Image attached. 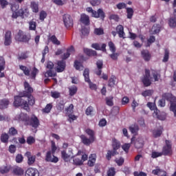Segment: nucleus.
I'll return each instance as SVG.
<instances>
[{"label": "nucleus", "mask_w": 176, "mask_h": 176, "mask_svg": "<svg viewBox=\"0 0 176 176\" xmlns=\"http://www.w3.org/2000/svg\"><path fill=\"white\" fill-rule=\"evenodd\" d=\"M15 41L27 43V42L30 41V38H28L27 34H24V32H23L22 30H19L17 34L15 36Z\"/></svg>", "instance_id": "f8f14e48"}, {"label": "nucleus", "mask_w": 176, "mask_h": 176, "mask_svg": "<svg viewBox=\"0 0 176 176\" xmlns=\"http://www.w3.org/2000/svg\"><path fill=\"white\" fill-rule=\"evenodd\" d=\"M105 101H106L107 105H108L109 107H113V97L112 96L110 98L107 97L105 98Z\"/></svg>", "instance_id": "6e6d98bb"}, {"label": "nucleus", "mask_w": 176, "mask_h": 176, "mask_svg": "<svg viewBox=\"0 0 176 176\" xmlns=\"http://www.w3.org/2000/svg\"><path fill=\"white\" fill-rule=\"evenodd\" d=\"M126 14L127 19H133V16L134 15V10L131 8H126Z\"/></svg>", "instance_id": "de8ad7c7"}, {"label": "nucleus", "mask_w": 176, "mask_h": 176, "mask_svg": "<svg viewBox=\"0 0 176 176\" xmlns=\"http://www.w3.org/2000/svg\"><path fill=\"white\" fill-rule=\"evenodd\" d=\"M170 110L173 112L174 116H176V103L173 102L170 103Z\"/></svg>", "instance_id": "338daca9"}, {"label": "nucleus", "mask_w": 176, "mask_h": 176, "mask_svg": "<svg viewBox=\"0 0 176 176\" xmlns=\"http://www.w3.org/2000/svg\"><path fill=\"white\" fill-rule=\"evenodd\" d=\"M169 57H170V52L168 51V50H165L164 56L162 61L164 63H167V61H168Z\"/></svg>", "instance_id": "e2e57ef3"}, {"label": "nucleus", "mask_w": 176, "mask_h": 176, "mask_svg": "<svg viewBox=\"0 0 176 176\" xmlns=\"http://www.w3.org/2000/svg\"><path fill=\"white\" fill-rule=\"evenodd\" d=\"M152 94H153V90L152 89H147L142 93V96H143V97H151Z\"/></svg>", "instance_id": "603ef678"}, {"label": "nucleus", "mask_w": 176, "mask_h": 176, "mask_svg": "<svg viewBox=\"0 0 176 176\" xmlns=\"http://www.w3.org/2000/svg\"><path fill=\"white\" fill-rule=\"evenodd\" d=\"M19 119L23 122L25 126H31L33 129H38L41 126L39 119L35 115L30 117L27 113H21Z\"/></svg>", "instance_id": "f257e3e1"}, {"label": "nucleus", "mask_w": 176, "mask_h": 176, "mask_svg": "<svg viewBox=\"0 0 176 176\" xmlns=\"http://www.w3.org/2000/svg\"><path fill=\"white\" fill-rule=\"evenodd\" d=\"M52 108H53V103L47 104L45 107L43 109L42 112L43 113H50V111H52Z\"/></svg>", "instance_id": "e433bc0d"}, {"label": "nucleus", "mask_w": 176, "mask_h": 176, "mask_svg": "<svg viewBox=\"0 0 176 176\" xmlns=\"http://www.w3.org/2000/svg\"><path fill=\"white\" fill-rule=\"evenodd\" d=\"M84 53L87 54V56H97V52L93 50H90L89 48H84Z\"/></svg>", "instance_id": "58836bf2"}, {"label": "nucleus", "mask_w": 176, "mask_h": 176, "mask_svg": "<svg viewBox=\"0 0 176 176\" xmlns=\"http://www.w3.org/2000/svg\"><path fill=\"white\" fill-rule=\"evenodd\" d=\"M91 47H93V49H95V50H101L102 52H107V44L105 43L102 44L101 47H100L99 43H93L91 45Z\"/></svg>", "instance_id": "4be33fe9"}, {"label": "nucleus", "mask_w": 176, "mask_h": 176, "mask_svg": "<svg viewBox=\"0 0 176 176\" xmlns=\"http://www.w3.org/2000/svg\"><path fill=\"white\" fill-rule=\"evenodd\" d=\"M168 24H169V26L171 28H175V27H176V19H175V18L169 19Z\"/></svg>", "instance_id": "13d9d810"}, {"label": "nucleus", "mask_w": 176, "mask_h": 176, "mask_svg": "<svg viewBox=\"0 0 176 176\" xmlns=\"http://www.w3.org/2000/svg\"><path fill=\"white\" fill-rule=\"evenodd\" d=\"M14 175H24V169L20 166H15L12 170Z\"/></svg>", "instance_id": "393cba45"}, {"label": "nucleus", "mask_w": 176, "mask_h": 176, "mask_svg": "<svg viewBox=\"0 0 176 176\" xmlns=\"http://www.w3.org/2000/svg\"><path fill=\"white\" fill-rule=\"evenodd\" d=\"M25 176H39V171L36 168H29L25 171Z\"/></svg>", "instance_id": "6ab92c4d"}, {"label": "nucleus", "mask_w": 176, "mask_h": 176, "mask_svg": "<svg viewBox=\"0 0 176 176\" xmlns=\"http://www.w3.org/2000/svg\"><path fill=\"white\" fill-rule=\"evenodd\" d=\"M28 98V107H30V105L31 107H32V105L35 104V98H34V96L32 95H29L28 96H25Z\"/></svg>", "instance_id": "c9c22d12"}, {"label": "nucleus", "mask_w": 176, "mask_h": 176, "mask_svg": "<svg viewBox=\"0 0 176 176\" xmlns=\"http://www.w3.org/2000/svg\"><path fill=\"white\" fill-rule=\"evenodd\" d=\"M75 52V49L74 48V46H71L70 47L67 49V52L63 54L61 56L62 60H59L57 62V67L56 69V72H63V71L65 69L66 63L64 60H67L71 56V54L72 52Z\"/></svg>", "instance_id": "f03ea898"}, {"label": "nucleus", "mask_w": 176, "mask_h": 176, "mask_svg": "<svg viewBox=\"0 0 176 176\" xmlns=\"http://www.w3.org/2000/svg\"><path fill=\"white\" fill-rule=\"evenodd\" d=\"M52 155H53V158L52 157ZM45 160V162H49L50 163H57V162H58V157L54 156L52 151H48L46 153Z\"/></svg>", "instance_id": "2eb2a0df"}, {"label": "nucleus", "mask_w": 176, "mask_h": 176, "mask_svg": "<svg viewBox=\"0 0 176 176\" xmlns=\"http://www.w3.org/2000/svg\"><path fill=\"white\" fill-rule=\"evenodd\" d=\"M4 45L5 46H10L12 45V32L8 30L4 36Z\"/></svg>", "instance_id": "dca6fc26"}, {"label": "nucleus", "mask_w": 176, "mask_h": 176, "mask_svg": "<svg viewBox=\"0 0 176 176\" xmlns=\"http://www.w3.org/2000/svg\"><path fill=\"white\" fill-rule=\"evenodd\" d=\"M63 20L67 30H71L74 27V19H72L71 15L65 14L63 16Z\"/></svg>", "instance_id": "6e6552de"}, {"label": "nucleus", "mask_w": 176, "mask_h": 176, "mask_svg": "<svg viewBox=\"0 0 176 176\" xmlns=\"http://www.w3.org/2000/svg\"><path fill=\"white\" fill-rule=\"evenodd\" d=\"M162 98L164 100H166V101H169L171 103L176 102V98L173 96L172 94L170 93H164L162 94Z\"/></svg>", "instance_id": "aec40b11"}, {"label": "nucleus", "mask_w": 176, "mask_h": 176, "mask_svg": "<svg viewBox=\"0 0 176 176\" xmlns=\"http://www.w3.org/2000/svg\"><path fill=\"white\" fill-rule=\"evenodd\" d=\"M19 68L21 71H23L24 75H25V76H30V69H28V67L24 66V65H19Z\"/></svg>", "instance_id": "79ce46f5"}, {"label": "nucleus", "mask_w": 176, "mask_h": 176, "mask_svg": "<svg viewBox=\"0 0 176 176\" xmlns=\"http://www.w3.org/2000/svg\"><path fill=\"white\" fill-rule=\"evenodd\" d=\"M83 76L85 78V81L89 84V89H91V90H97V85L91 82V80H90V70H89V69H85L84 70Z\"/></svg>", "instance_id": "0eeeda50"}, {"label": "nucleus", "mask_w": 176, "mask_h": 176, "mask_svg": "<svg viewBox=\"0 0 176 176\" xmlns=\"http://www.w3.org/2000/svg\"><path fill=\"white\" fill-rule=\"evenodd\" d=\"M87 164L89 167L94 166V164H96V155H91V156L89 158Z\"/></svg>", "instance_id": "2f4dec72"}, {"label": "nucleus", "mask_w": 176, "mask_h": 176, "mask_svg": "<svg viewBox=\"0 0 176 176\" xmlns=\"http://www.w3.org/2000/svg\"><path fill=\"white\" fill-rule=\"evenodd\" d=\"M163 133V131L160 129L153 130V135L155 138H157V137H160Z\"/></svg>", "instance_id": "4d7b16f0"}, {"label": "nucleus", "mask_w": 176, "mask_h": 176, "mask_svg": "<svg viewBox=\"0 0 176 176\" xmlns=\"http://www.w3.org/2000/svg\"><path fill=\"white\" fill-rule=\"evenodd\" d=\"M156 41V37L155 36H151L147 40V44L146 45V47H149L152 43H154Z\"/></svg>", "instance_id": "8fccbe9b"}, {"label": "nucleus", "mask_w": 176, "mask_h": 176, "mask_svg": "<svg viewBox=\"0 0 176 176\" xmlns=\"http://www.w3.org/2000/svg\"><path fill=\"white\" fill-rule=\"evenodd\" d=\"M73 164H74V166H82V164H83V161L80 160V158L75 157L73 159Z\"/></svg>", "instance_id": "09e8293b"}, {"label": "nucleus", "mask_w": 176, "mask_h": 176, "mask_svg": "<svg viewBox=\"0 0 176 176\" xmlns=\"http://www.w3.org/2000/svg\"><path fill=\"white\" fill-rule=\"evenodd\" d=\"M23 94H21V96H15L14 97V102L13 105L14 107H16V108H19V107H21L23 109H25V111H30V106H28V102L27 100L23 99Z\"/></svg>", "instance_id": "20e7f679"}, {"label": "nucleus", "mask_w": 176, "mask_h": 176, "mask_svg": "<svg viewBox=\"0 0 176 176\" xmlns=\"http://www.w3.org/2000/svg\"><path fill=\"white\" fill-rule=\"evenodd\" d=\"M153 78H154V82H159V79H160V74L157 73V72L154 71L152 73Z\"/></svg>", "instance_id": "052dcab7"}, {"label": "nucleus", "mask_w": 176, "mask_h": 176, "mask_svg": "<svg viewBox=\"0 0 176 176\" xmlns=\"http://www.w3.org/2000/svg\"><path fill=\"white\" fill-rule=\"evenodd\" d=\"M80 21L84 24V25H90V17L86 14H82L80 15Z\"/></svg>", "instance_id": "412c9836"}, {"label": "nucleus", "mask_w": 176, "mask_h": 176, "mask_svg": "<svg viewBox=\"0 0 176 176\" xmlns=\"http://www.w3.org/2000/svg\"><path fill=\"white\" fill-rule=\"evenodd\" d=\"M25 156L28 159V166H34V164L35 163V162L36 160V155H32L31 152L27 151L25 153Z\"/></svg>", "instance_id": "4468645a"}, {"label": "nucleus", "mask_w": 176, "mask_h": 176, "mask_svg": "<svg viewBox=\"0 0 176 176\" xmlns=\"http://www.w3.org/2000/svg\"><path fill=\"white\" fill-rule=\"evenodd\" d=\"M94 113V108L92 106H89L85 110V115L87 116H91Z\"/></svg>", "instance_id": "a18cd8bd"}, {"label": "nucleus", "mask_w": 176, "mask_h": 176, "mask_svg": "<svg viewBox=\"0 0 176 176\" xmlns=\"http://www.w3.org/2000/svg\"><path fill=\"white\" fill-rule=\"evenodd\" d=\"M162 29V26L160 24H154L151 28V32L154 35L156 34H159L160 32V30Z\"/></svg>", "instance_id": "c756f323"}, {"label": "nucleus", "mask_w": 176, "mask_h": 176, "mask_svg": "<svg viewBox=\"0 0 176 176\" xmlns=\"http://www.w3.org/2000/svg\"><path fill=\"white\" fill-rule=\"evenodd\" d=\"M56 151H57V146H56V142L54 141H51V152L52 155L56 153Z\"/></svg>", "instance_id": "680f3d73"}, {"label": "nucleus", "mask_w": 176, "mask_h": 176, "mask_svg": "<svg viewBox=\"0 0 176 176\" xmlns=\"http://www.w3.org/2000/svg\"><path fill=\"white\" fill-rule=\"evenodd\" d=\"M116 175V168L115 167H111L108 169L107 176H115Z\"/></svg>", "instance_id": "49530a36"}, {"label": "nucleus", "mask_w": 176, "mask_h": 176, "mask_svg": "<svg viewBox=\"0 0 176 176\" xmlns=\"http://www.w3.org/2000/svg\"><path fill=\"white\" fill-rule=\"evenodd\" d=\"M29 30L30 31H36V22L34 19L29 23Z\"/></svg>", "instance_id": "c03bdc74"}, {"label": "nucleus", "mask_w": 176, "mask_h": 176, "mask_svg": "<svg viewBox=\"0 0 176 176\" xmlns=\"http://www.w3.org/2000/svg\"><path fill=\"white\" fill-rule=\"evenodd\" d=\"M70 157H71V155H68V153H67V151L63 150L61 151V158L65 162H68L69 160Z\"/></svg>", "instance_id": "ea45409f"}, {"label": "nucleus", "mask_w": 176, "mask_h": 176, "mask_svg": "<svg viewBox=\"0 0 176 176\" xmlns=\"http://www.w3.org/2000/svg\"><path fill=\"white\" fill-rule=\"evenodd\" d=\"M36 140L35 138L33 136H29L26 139V142L28 145H32L35 142Z\"/></svg>", "instance_id": "bf43d9fd"}, {"label": "nucleus", "mask_w": 176, "mask_h": 176, "mask_svg": "<svg viewBox=\"0 0 176 176\" xmlns=\"http://www.w3.org/2000/svg\"><path fill=\"white\" fill-rule=\"evenodd\" d=\"M67 117H68L67 120L68 122H69V123H72V122L78 119V116H75L74 113L68 114Z\"/></svg>", "instance_id": "5fc2aeb1"}, {"label": "nucleus", "mask_w": 176, "mask_h": 176, "mask_svg": "<svg viewBox=\"0 0 176 176\" xmlns=\"http://www.w3.org/2000/svg\"><path fill=\"white\" fill-rule=\"evenodd\" d=\"M17 134H19V131H17L16 129V128H14V126L10 127L8 130V135L10 137H16V135H17Z\"/></svg>", "instance_id": "f704fd0d"}, {"label": "nucleus", "mask_w": 176, "mask_h": 176, "mask_svg": "<svg viewBox=\"0 0 176 176\" xmlns=\"http://www.w3.org/2000/svg\"><path fill=\"white\" fill-rule=\"evenodd\" d=\"M19 17H22V19H24V16L25 17H28L30 16V11L28 10V8H25L23 10V8L19 10Z\"/></svg>", "instance_id": "a878e982"}, {"label": "nucleus", "mask_w": 176, "mask_h": 176, "mask_svg": "<svg viewBox=\"0 0 176 176\" xmlns=\"http://www.w3.org/2000/svg\"><path fill=\"white\" fill-rule=\"evenodd\" d=\"M39 72V70L36 69V67H34L33 70L31 72V78L32 79H35L36 78V75Z\"/></svg>", "instance_id": "69168bd1"}, {"label": "nucleus", "mask_w": 176, "mask_h": 176, "mask_svg": "<svg viewBox=\"0 0 176 176\" xmlns=\"http://www.w3.org/2000/svg\"><path fill=\"white\" fill-rule=\"evenodd\" d=\"M24 91L22 92V97H27L28 96H32L34 93V89L31 87V85L28 82L25 81L23 83Z\"/></svg>", "instance_id": "9b49d317"}, {"label": "nucleus", "mask_w": 176, "mask_h": 176, "mask_svg": "<svg viewBox=\"0 0 176 176\" xmlns=\"http://www.w3.org/2000/svg\"><path fill=\"white\" fill-rule=\"evenodd\" d=\"M115 85H116V76H111L109 80L108 86L109 87H114Z\"/></svg>", "instance_id": "4c0bfd02"}, {"label": "nucleus", "mask_w": 176, "mask_h": 176, "mask_svg": "<svg viewBox=\"0 0 176 176\" xmlns=\"http://www.w3.org/2000/svg\"><path fill=\"white\" fill-rule=\"evenodd\" d=\"M151 70L148 69H145V74L142 78V82L145 87H149L152 85V81H151Z\"/></svg>", "instance_id": "9d476101"}, {"label": "nucleus", "mask_w": 176, "mask_h": 176, "mask_svg": "<svg viewBox=\"0 0 176 176\" xmlns=\"http://www.w3.org/2000/svg\"><path fill=\"white\" fill-rule=\"evenodd\" d=\"M129 131L132 134H137L138 131H140V126L138 124H133L129 126Z\"/></svg>", "instance_id": "cd10ccee"}, {"label": "nucleus", "mask_w": 176, "mask_h": 176, "mask_svg": "<svg viewBox=\"0 0 176 176\" xmlns=\"http://www.w3.org/2000/svg\"><path fill=\"white\" fill-rule=\"evenodd\" d=\"M12 169V166L10 165H3L0 167V173L1 174H8L9 171Z\"/></svg>", "instance_id": "bb28decb"}, {"label": "nucleus", "mask_w": 176, "mask_h": 176, "mask_svg": "<svg viewBox=\"0 0 176 176\" xmlns=\"http://www.w3.org/2000/svg\"><path fill=\"white\" fill-rule=\"evenodd\" d=\"M109 50L111 51V53H116V47L115 46V43L112 41H109L108 43Z\"/></svg>", "instance_id": "864d4df0"}, {"label": "nucleus", "mask_w": 176, "mask_h": 176, "mask_svg": "<svg viewBox=\"0 0 176 176\" xmlns=\"http://www.w3.org/2000/svg\"><path fill=\"white\" fill-rule=\"evenodd\" d=\"M94 34L96 35H104V29H102L101 28H95Z\"/></svg>", "instance_id": "0e129e2a"}, {"label": "nucleus", "mask_w": 176, "mask_h": 176, "mask_svg": "<svg viewBox=\"0 0 176 176\" xmlns=\"http://www.w3.org/2000/svg\"><path fill=\"white\" fill-rule=\"evenodd\" d=\"M142 57L144 60V61H150L152 57L151 53L148 51V50H143L142 51Z\"/></svg>", "instance_id": "5701e85b"}, {"label": "nucleus", "mask_w": 176, "mask_h": 176, "mask_svg": "<svg viewBox=\"0 0 176 176\" xmlns=\"http://www.w3.org/2000/svg\"><path fill=\"white\" fill-rule=\"evenodd\" d=\"M10 102L8 98H3L0 100V109H6L9 107Z\"/></svg>", "instance_id": "b1692460"}, {"label": "nucleus", "mask_w": 176, "mask_h": 176, "mask_svg": "<svg viewBox=\"0 0 176 176\" xmlns=\"http://www.w3.org/2000/svg\"><path fill=\"white\" fill-rule=\"evenodd\" d=\"M131 142L134 144L136 149H141L144 146V139L142 138H138L135 140V137H133L131 139Z\"/></svg>", "instance_id": "ddd939ff"}, {"label": "nucleus", "mask_w": 176, "mask_h": 176, "mask_svg": "<svg viewBox=\"0 0 176 176\" xmlns=\"http://www.w3.org/2000/svg\"><path fill=\"white\" fill-rule=\"evenodd\" d=\"M30 8L34 13H38L39 12V5L35 1L30 3Z\"/></svg>", "instance_id": "c85d7f7f"}, {"label": "nucleus", "mask_w": 176, "mask_h": 176, "mask_svg": "<svg viewBox=\"0 0 176 176\" xmlns=\"http://www.w3.org/2000/svg\"><path fill=\"white\" fill-rule=\"evenodd\" d=\"M112 147H113V151L117 152L118 149L120 148V142H119V141H118V140L115 138L113 139Z\"/></svg>", "instance_id": "473e14b6"}, {"label": "nucleus", "mask_w": 176, "mask_h": 176, "mask_svg": "<svg viewBox=\"0 0 176 176\" xmlns=\"http://www.w3.org/2000/svg\"><path fill=\"white\" fill-rule=\"evenodd\" d=\"M15 160L16 163H23V160H24V157H23V155L21 154H18L16 156Z\"/></svg>", "instance_id": "774afa93"}, {"label": "nucleus", "mask_w": 176, "mask_h": 176, "mask_svg": "<svg viewBox=\"0 0 176 176\" xmlns=\"http://www.w3.org/2000/svg\"><path fill=\"white\" fill-rule=\"evenodd\" d=\"M69 96H71V97H72L73 96H75V94H76V93H78V87H76V86H75V85L69 87Z\"/></svg>", "instance_id": "37998d69"}, {"label": "nucleus", "mask_w": 176, "mask_h": 176, "mask_svg": "<svg viewBox=\"0 0 176 176\" xmlns=\"http://www.w3.org/2000/svg\"><path fill=\"white\" fill-rule=\"evenodd\" d=\"M9 133H3L0 138L1 142L3 144H8L9 142Z\"/></svg>", "instance_id": "7c9ffc66"}, {"label": "nucleus", "mask_w": 176, "mask_h": 176, "mask_svg": "<svg viewBox=\"0 0 176 176\" xmlns=\"http://www.w3.org/2000/svg\"><path fill=\"white\" fill-rule=\"evenodd\" d=\"M66 115L74 113V104H71L65 109Z\"/></svg>", "instance_id": "3c124183"}, {"label": "nucleus", "mask_w": 176, "mask_h": 176, "mask_svg": "<svg viewBox=\"0 0 176 176\" xmlns=\"http://www.w3.org/2000/svg\"><path fill=\"white\" fill-rule=\"evenodd\" d=\"M147 107L151 109V111H154L153 113V116L154 118H157V119H159L160 120H164L165 118L160 115V110L157 109L155 103L148 102L147 103Z\"/></svg>", "instance_id": "423d86ee"}, {"label": "nucleus", "mask_w": 176, "mask_h": 176, "mask_svg": "<svg viewBox=\"0 0 176 176\" xmlns=\"http://www.w3.org/2000/svg\"><path fill=\"white\" fill-rule=\"evenodd\" d=\"M97 70L95 71L96 75L98 76H101V74H102V68L104 67V62L102 60H98L96 62Z\"/></svg>", "instance_id": "a211bd4d"}, {"label": "nucleus", "mask_w": 176, "mask_h": 176, "mask_svg": "<svg viewBox=\"0 0 176 176\" xmlns=\"http://www.w3.org/2000/svg\"><path fill=\"white\" fill-rule=\"evenodd\" d=\"M85 133L89 136V138H88L85 135H80L81 142L84 145H86V146H90V145H91V144L96 141V133L91 129H87L85 130Z\"/></svg>", "instance_id": "7ed1b4c3"}, {"label": "nucleus", "mask_w": 176, "mask_h": 176, "mask_svg": "<svg viewBox=\"0 0 176 176\" xmlns=\"http://www.w3.org/2000/svg\"><path fill=\"white\" fill-rule=\"evenodd\" d=\"M166 145L163 147L161 153L162 156H171L173 155V148L171 146V142L170 140H166Z\"/></svg>", "instance_id": "1a4fd4ad"}, {"label": "nucleus", "mask_w": 176, "mask_h": 176, "mask_svg": "<svg viewBox=\"0 0 176 176\" xmlns=\"http://www.w3.org/2000/svg\"><path fill=\"white\" fill-rule=\"evenodd\" d=\"M118 151H115V150L111 151L109 150L107 151V153L106 154V159L108 160H111L112 159V156H115V155H118Z\"/></svg>", "instance_id": "72a5a7b5"}, {"label": "nucleus", "mask_w": 176, "mask_h": 176, "mask_svg": "<svg viewBox=\"0 0 176 176\" xmlns=\"http://www.w3.org/2000/svg\"><path fill=\"white\" fill-rule=\"evenodd\" d=\"M50 41H52V43H53V45H56L57 46H59V45H61V42H60V41H58V39L57 38V37H56V35H52V36L50 38Z\"/></svg>", "instance_id": "a19ab883"}, {"label": "nucleus", "mask_w": 176, "mask_h": 176, "mask_svg": "<svg viewBox=\"0 0 176 176\" xmlns=\"http://www.w3.org/2000/svg\"><path fill=\"white\" fill-rule=\"evenodd\" d=\"M87 12L88 13L91 14V17H94V19H100L102 21H104L105 20V12L104 10L101 8H99L97 11L93 10V8L91 7H88L86 8Z\"/></svg>", "instance_id": "39448f33"}, {"label": "nucleus", "mask_w": 176, "mask_h": 176, "mask_svg": "<svg viewBox=\"0 0 176 176\" xmlns=\"http://www.w3.org/2000/svg\"><path fill=\"white\" fill-rule=\"evenodd\" d=\"M116 31H117V34H118L119 38H122V39L126 38V33H124V28L122 25H118L116 28Z\"/></svg>", "instance_id": "f3484780"}]
</instances>
